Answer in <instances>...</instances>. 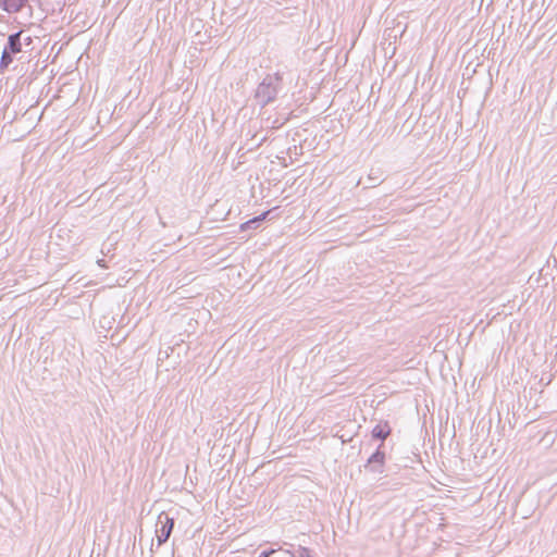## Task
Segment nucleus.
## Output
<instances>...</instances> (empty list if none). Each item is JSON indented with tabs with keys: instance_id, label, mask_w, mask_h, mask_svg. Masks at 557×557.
Wrapping results in <instances>:
<instances>
[{
	"instance_id": "20e7f679",
	"label": "nucleus",
	"mask_w": 557,
	"mask_h": 557,
	"mask_svg": "<svg viewBox=\"0 0 557 557\" xmlns=\"http://www.w3.org/2000/svg\"><path fill=\"white\" fill-rule=\"evenodd\" d=\"M22 30L13 33L9 35L8 42L3 48V51L15 55L22 51V42H21Z\"/></svg>"
},
{
	"instance_id": "f257e3e1",
	"label": "nucleus",
	"mask_w": 557,
	"mask_h": 557,
	"mask_svg": "<svg viewBox=\"0 0 557 557\" xmlns=\"http://www.w3.org/2000/svg\"><path fill=\"white\" fill-rule=\"evenodd\" d=\"M282 75L276 72L274 74H267L259 83L255 92V99L262 108L276 99L282 89Z\"/></svg>"
},
{
	"instance_id": "1a4fd4ad",
	"label": "nucleus",
	"mask_w": 557,
	"mask_h": 557,
	"mask_svg": "<svg viewBox=\"0 0 557 557\" xmlns=\"http://www.w3.org/2000/svg\"><path fill=\"white\" fill-rule=\"evenodd\" d=\"M14 60V55L5 52V51H2V54H1V58H0V72H3L4 70H7L10 64L13 62Z\"/></svg>"
},
{
	"instance_id": "f03ea898",
	"label": "nucleus",
	"mask_w": 557,
	"mask_h": 557,
	"mask_svg": "<svg viewBox=\"0 0 557 557\" xmlns=\"http://www.w3.org/2000/svg\"><path fill=\"white\" fill-rule=\"evenodd\" d=\"M175 525V519L170 517L169 513L162 511L159 513L156 523V535L158 546L163 545L170 539Z\"/></svg>"
},
{
	"instance_id": "9b49d317",
	"label": "nucleus",
	"mask_w": 557,
	"mask_h": 557,
	"mask_svg": "<svg viewBox=\"0 0 557 557\" xmlns=\"http://www.w3.org/2000/svg\"><path fill=\"white\" fill-rule=\"evenodd\" d=\"M276 550L274 548H269L260 553L258 557H271Z\"/></svg>"
},
{
	"instance_id": "9d476101",
	"label": "nucleus",
	"mask_w": 557,
	"mask_h": 557,
	"mask_svg": "<svg viewBox=\"0 0 557 557\" xmlns=\"http://www.w3.org/2000/svg\"><path fill=\"white\" fill-rule=\"evenodd\" d=\"M290 557H311V552L307 547H299L298 555H295L294 553L287 552Z\"/></svg>"
},
{
	"instance_id": "39448f33",
	"label": "nucleus",
	"mask_w": 557,
	"mask_h": 557,
	"mask_svg": "<svg viewBox=\"0 0 557 557\" xmlns=\"http://www.w3.org/2000/svg\"><path fill=\"white\" fill-rule=\"evenodd\" d=\"M392 432V428L388 421H380L371 432V436L373 440L381 441V443L385 444V440L389 436Z\"/></svg>"
},
{
	"instance_id": "f8f14e48",
	"label": "nucleus",
	"mask_w": 557,
	"mask_h": 557,
	"mask_svg": "<svg viewBox=\"0 0 557 557\" xmlns=\"http://www.w3.org/2000/svg\"><path fill=\"white\" fill-rule=\"evenodd\" d=\"M30 44H32V38L30 37L25 38V45H30Z\"/></svg>"
},
{
	"instance_id": "0eeeda50",
	"label": "nucleus",
	"mask_w": 557,
	"mask_h": 557,
	"mask_svg": "<svg viewBox=\"0 0 557 557\" xmlns=\"http://www.w3.org/2000/svg\"><path fill=\"white\" fill-rule=\"evenodd\" d=\"M274 209L268 210L257 216H253L252 219L246 221L240 225V231H247V230H257L260 227L263 221L273 212Z\"/></svg>"
},
{
	"instance_id": "7ed1b4c3",
	"label": "nucleus",
	"mask_w": 557,
	"mask_h": 557,
	"mask_svg": "<svg viewBox=\"0 0 557 557\" xmlns=\"http://www.w3.org/2000/svg\"><path fill=\"white\" fill-rule=\"evenodd\" d=\"M385 444L381 443L375 451L368 458L364 469L373 473H383L385 466Z\"/></svg>"
},
{
	"instance_id": "423d86ee",
	"label": "nucleus",
	"mask_w": 557,
	"mask_h": 557,
	"mask_svg": "<svg viewBox=\"0 0 557 557\" xmlns=\"http://www.w3.org/2000/svg\"><path fill=\"white\" fill-rule=\"evenodd\" d=\"M28 3V0H0V9L9 14L18 13Z\"/></svg>"
},
{
	"instance_id": "ddd939ff",
	"label": "nucleus",
	"mask_w": 557,
	"mask_h": 557,
	"mask_svg": "<svg viewBox=\"0 0 557 557\" xmlns=\"http://www.w3.org/2000/svg\"><path fill=\"white\" fill-rule=\"evenodd\" d=\"M0 36H4V34L0 32Z\"/></svg>"
},
{
	"instance_id": "6e6552de",
	"label": "nucleus",
	"mask_w": 557,
	"mask_h": 557,
	"mask_svg": "<svg viewBox=\"0 0 557 557\" xmlns=\"http://www.w3.org/2000/svg\"><path fill=\"white\" fill-rule=\"evenodd\" d=\"M368 181H369V184L367 185V187L372 188V187H375L376 185L381 184L384 181V178L382 177V173L380 170L374 171L372 169L370 174L368 175Z\"/></svg>"
}]
</instances>
